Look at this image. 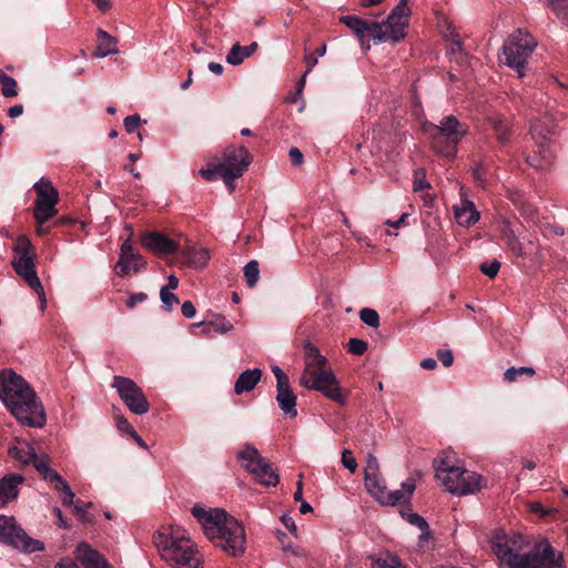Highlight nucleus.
<instances>
[{
  "mask_svg": "<svg viewBox=\"0 0 568 568\" xmlns=\"http://www.w3.org/2000/svg\"><path fill=\"white\" fill-rule=\"evenodd\" d=\"M489 123L496 134V139L500 144H506L509 141L510 122L499 115H493L489 118Z\"/></svg>",
  "mask_w": 568,
  "mask_h": 568,
  "instance_id": "30",
  "label": "nucleus"
},
{
  "mask_svg": "<svg viewBox=\"0 0 568 568\" xmlns=\"http://www.w3.org/2000/svg\"><path fill=\"white\" fill-rule=\"evenodd\" d=\"M248 58V47L234 44L226 55V62L231 65H240Z\"/></svg>",
  "mask_w": 568,
  "mask_h": 568,
  "instance_id": "32",
  "label": "nucleus"
},
{
  "mask_svg": "<svg viewBox=\"0 0 568 568\" xmlns=\"http://www.w3.org/2000/svg\"><path fill=\"white\" fill-rule=\"evenodd\" d=\"M300 384L307 389L321 392L339 405L346 403L327 358L321 354L317 346L310 342L304 345V369L300 377Z\"/></svg>",
  "mask_w": 568,
  "mask_h": 568,
  "instance_id": "4",
  "label": "nucleus"
},
{
  "mask_svg": "<svg viewBox=\"0 0 568 568\" xmlns=\"http://www.w3.org/2000/svg\"><path fill=\"white\" fill-rule=\"evenodd\" d=\"M145 267L146 261L140 253L134 251L130 239L124 241L120 247L119 260L115 264L116 274L123 277L128 275L130 271L138 273Z\"/></svg>",
  "mask_w": 568,
  "mask_h": 568,
  "instance_id": "16",
  "label": "nucleus"
},
{
  "mask_svg": "<svg viewBox=\"0 0 568 568\" xmlns=\"http://www.w3.org/2000/svg\"><path fill=\"white\" fill-rule=\"evenodd\" d=\"M251 476L264 487H275L280 481V475L272 464L253 446H251Z\"/></svg>",
  "mask_w": 568,
  "mask_h": 568,
  "instance_id": "15",
  "label": "nucleus"
},
{
  "mask_svg": "<svg viewBox=\"0 0 568 568\" xmlns=\"http://www.w3.org/2000/svg\"><path fill=\"white\" fill-rule=\"evenodd\" d=\"M141 124V119L138 114L128 115L124 119V128L129 133L134 132Z\"/></svg>",
  "mask_w": 568,
  "mask_h": 568,
  "instance_id": "49",
  "label": "nucleus"
},
{
  "mask_svg": "<svg viewBox=\"0 0 568 568\" xmlns=\"http://www.w3.org/2000/svg\"><path fill=\"white\" fill-rule=\"evenodd\" d=\"M535 375V369L530 366H520V367H509L504 373L505 381L513 383L516 382L519 377H532Z\"/></svg>",
  "mask_w": 568,
  "mask_h": 568,
  "instance_id": "33",
  "label": "nucleus"
},
{
  "mask_svg": "<svg viewBox=\"0 0 568 568\" xmlns=\"http://www.w3.org/2000/svg\"><path fill=\"white\" fill-rule=\"evenodd\" d=\"M341 22L354 31L362 45L369 40L372 22L356 16H343Z\"/></svg>",
  "mask_w": 568,
  "mask_h": 568,
  "instance_id": "26",
  "label": "nucleus"
},
{
  "mask_svg": "<svg viewBox=\"0 0 568 568\" xmlns=\"http://www.w3.org/2000/svg\"><path fill=\"white\" fill-rule=\"evenodd\" d=\"M402 517L408 524H410L419 529L428 528V524H427L426 519L416 513H402Z\"/></svg>",
  "mask_w": 568,
  "mask_h": 568,
  "instance_id": "38",
  "label": "nucleus"
},
{
  "mask_svg": "<svg viewBox=\"0 0 568 568\" xmlns=\"http://www.w3.org/2000/svg\"><path fill=\"white\" fill-rule=\"evenodd\" d=\"M206 326L219 333H226L231 329L232 325L223 317H217L214 321L205 323Z\"/></svg>",
  "mask_w": 568,
  "mask_h": 568,
  "instance_id": "41",
  "label": "nucleus"
},
{
  "mask_svg": "<svg viewBox=\"0 0 568 568\" xmlns=\"http://www.w3.org/2000/svg\"><path fill=\"white\" fill-rule=\"evenodd\" d=\"M148 298V295L145 293H136V294H132L129 300L126 301V305L128 307L132 308L134 307L138 303H142L144 302L145 300Z\"/></svg>",
  "mask_w": 568,
  "mask_h": 568,
  "instance_id": "57",
  "label": "nucleus"
},
{
  "mask_svg": "<svg viewBox=\"0 0 568 568\" xmlns=\"http://www.w3.org/2000/svg\"><path fill=\"white\" fill-rule=\"evenodd\" d=\"M160 298L163 303V307L165 311L171 312L173 306L179 303V298L175 294L168 291V287H162L160 290Z\"/></svg>",
  "mask_w": 568,
  "mask_h": 568,
  "instance_id": "37",
  "label": "nucleus"
},
{
  "mask_svg": "<svg viewBox=\"0 0 568 568\" xmlns=\"http://www.w3.org/2000/svg\"><path fill=\"white\" fill-rule=\"evenodd\" d=\"M372 568H407L402 559L389 550L381 551L368 557Z\"/></svg>",
  "mask_w": 568,
  "mask_h": 568,
  "instance_id": "28",
  "label": "nucleus"
},
{
  "mask_svg": "<svg viewBox=\"0 0 568 568\" xmlns=\"http://www.w3.org/2000/svg\"><path fill=\"white\" fill-rule=\"evenodd\" d=\"M9 456L23 466H33L43 478L47 477L52 468L49 467V457L47 455H38L34 447L22 439L14 438L8 449Z\"/></svg>",
  "mask_w": 568,
  "mask_h": 568,
  "instance_id": "13",
  "label": "nucleus"
},
{
  "mask_svg": "<svg viewBox=\"0 0 568 568\" xmlns=\"http://www.w3.org/2000/svg\"><path fill=\"white\" fill-rule=\"evenodd\" d=\"M234 392L237 395L244 392H248V369H245L241 373L239 379L235 383Z\"/></svg>",
  "mask_w": 568,
  "mask_h": 568,
  "instance_id": "44",
  "label": "nucleus"
},
{
  "mask_svg": "<svg viewBox=\"0 0 568 568\" xmlns=\"http://www.w3.org/2000/svg\"><path fill=\"white\" fill-rule=\"evenodd\" d=\"M75 560L84 568H110L108 560L87 542L77 546Z\"/></svg>",
  "mask_w": 568,
  "mask_h": 568,
  "instance_id": "18",
  "label": "nucleus"
},
{
  "mask_svg": "<svg viewBox=\"0 0 568 568\" xmlns=\"http://www.w3.org/2000/svg\"><path fill=\"white\" fill-rule=\"evenodd\" d=\"M413 187L414 191H422L429 187V183L426 181L424 173H422V176L416 173Z\"/></svg>",
  "mask_w": 568,
  "mask_h": 568,
  "instance_id": "54",
  "label": "nucleus"
},
{
  "mask_svg": "<svg viewBox=\"0 0 568 568\" xmlns=\"http://www.w3.org/2000/svg\"><path fill=\"white\" fill-rule=\"evenodd\" d=\"M367 342L359 338H351L348 341V352L353 355H363L367 351Z\"/></svg>",
  "mask_w": 568,
  "mask_h": 568,
  "instance_id": "39",
  "label": "nucleus"
},
{
  "mask_svg": "<svg viewBox=\"0 0 568 568\" xmlns=\"http://www.w3.org/2000/svg\"><path fill=\"white\" fill-rule=\"evenodd\" d=\"M554 11L557 18L566 26H568V0L557 1L554 4Z\"/></svg>",
  "mask_w": 568,
  "mask_h": 568,
  "instance_id": "40",
  "label": "nucleus"
},
{
  "mask_svg": "<svg viewBox=\"0 0 568 568\" xmlns=\"http://www.w3.org/2000/svg\"><path fill=\"white\" fill-rule=\"evenodd\" d=\"M290 158L293 164L300 165L303 162V153L297 148L290 150Z\"/></svg>",
  "mask_w": 568,
  "mask_h": 568,
  "instance_id": "61",
  "label": "nucleus"
},
{
  "mask_svg": "<svg viewBox=\"0 0 568 568\" xmlns=\"http://www.w3.org/2000/svg\"><path fill=\"white\" fill-rule=\"evenodd\" d=\"M485 174H486V169L483 164L476 165L473 170L474 180L483 186L485 185V181H486Z\"/></svg>",
  "mask_w": 568,
  "mask_h": 568,
  "instance_id": "52",
  "label": "nucleus"
},
{
  "mask_svg": "<svg viewBox=\"0 0 568 568\" xmlns=\"http://www.w3.org/2000/svg\"><path fill=\"white\" fill-rule=\"evenodd\" d=\"M271 369L276 379V387L290 384V379H288L287 375L284 373V371L280 366L273 365L271 367Z\"/></svg>",
  "mask_w": 568,
  "mask_h": 568,
  "instance_id": "48",
  "label": "nucleus"
},
{
  "mask_svg": "<svg viewBox=\"0 0 568 568\" xmlns=\"http://www.w3.org/2000/svg\"><path fill=\"white\" fill-rule=\"evenodd\" d=\"M405 21H394L389 18L383 22L372 21L369 40L377 43L387 41L397 42L405 37Z\"/></svg>",
  "mask_w": 568,
  "mask_h": 568,
  "instance_id": "17",
  "label": "nucleus"
},
{
  "mask_svg": "<svg viewBox=\"0 0 568 568\" xmlns=\"http://www.w3.org/2000/svg\"><path fill=\"white\" fill-rule=\"evenodd\" d=\"M420 367L424 368V369H428V371H432V369H435L437 367V362L436 359L432 358V357H427V358H424L422 362H420Z\"/></svg>",
  "mask_w": 568,
  "mask_h": 568,
  "instance_id": "64",
  "label": "nucleus"
},
{
  "mask_svg": "<svg viewBox=\"0 0 568 568\" xmlns=\"http://www.w3.org/2000/svg\"><path fill=\"white\" fill-rule=\"evenodd\" d=\"M0 542L27 554L44 550V544L41 540L28 536L27 532L17 525L13 517L4 515H0Z\"/></svg>",
  "mask_w": 568,
  "mask_h": 568,
  "instance_id": "10",
  "label": "nucleus"
},
{
  "mask_svg": "<svg viewBox=\"0 0 568 568\" xmlns=\"http://www.w3.org/2000/svg\"><path fill=\"white\" fill-rule=\"evenodd\" d=\"M112 387L116 389L120 398L130 412L143 415L149 412L150 404L142 388L131 378L115 375Z\"/></svg>",
  "mask_w": 568,
  "mask_h": 568,
  "instance_id": "12",
  "label": "nucleus"
},
{
  "mask_svg": "<svg viewBox=\"0 0 568 568\" xmlns=\"http://www.w3.org/2000/svg\"><path fill=\"white\" fill-rule=\"evenodd\" d=\"M24 481V477L20 474H9L0 479V500L8 504L17 499L19 495V486Z\"/></svg>",
  "mask_w": 568,
  "mask_h": 568,
  "instance_id": "23",
  "label": "nucleus"
},
{
  "mask_svg": "<svg viewBox=\"0 0 568 568\" xmlns=\"http://www.w3.org/2000/svg\"><path fill=\"white\" fill-rule=\"evenodd\" d=\"M155 544L162 558L175 568H201L202 559L195 545L179 531L170 535L159 534Z\"/></svg>",
  "mask_w": 568,
  "mask_h": 568,
  "instance_id": "7",
  "label": "nucleus"
},
{
  "mask_svg": "<svg viewBox=\"0 0 568 568\" xmlns=\"http://www.w3.org/2000/svg\"><path fill=\"white\" fill-rule=\"evenodd\" d=\"M364 481H365V487H366L367 491L377 501H379V499L382 498V496L384 495V493L387 489L381 474L377 473V474L365 475Z\"/></svg>",
  "mask_w": 568,
  "mask_h": 568,
  "instance_id": "31",
  "label": "nucleus"
},
{
  "mask_svg": "<svg viewBox=\"0 0 568 568\" xmlns=\"http://www.w3.org/2000/svg\"><path fill=\"white\" fill-rule=\"evenodd\" d=\"M142 244L156 254H172L176 252L178 244L159 232L145 233Z\"/></svg>",
  "mask_w": 568,
  "mask_h": 568,
  "instance_id": "19",
  "label": "nucleus"
},
{
  "mask_svg": "<svg viewBox=\"0 0 568 568\" xmlns=\"http://www.w3.org/2000/svg\"><path fill=\"white\" fill-rule=\"evenodd\" d=\"M97 42L98 44L93 52V57L95 58L101 59L119 52L116 38L102 29H99L97 32Z\"/></svg>",
  "mask_w": 568,
  "mask_h": 568,
  "instance_id": "25",
  "label": "nucleus"
},
{
  "mask_svg": "<svg viewBox=\"0 0 568 568\" xmlns=\"http://www.w3.org/2000/svg\"><path fill=\"white\" fill-rule=\"evenodd\" d=\"M248 164V152L244 145L225 149L221 158L207 162L206 168L200 170V174L206 181L222 180L232 192L235 189V180L241 178Z\"/></svg>",
  "mask_w": 568,
  "mask_h": 568,
  "instance_id": "6",
  "label": "nucleus"
},
{
  "mask_svg": "<svg viewBox=\"0 0 568 568\" xmlns=\"http://www.w3.org/2000/svg\"><path fill=\"white\" fill-rule=\"evenodd\" d=\"M361 321L372 328H377L379 326V315L373 310L365 307L359 312Z\"/></svg>",
  "mask_w": 568,
  "mask_h": 568,
  "instance_id": "36",
  "label": "nucleus"
},
{
  "mask_svg": "<svg viewBox=\"0 0 568 568\" xmlns=\"http://www.w3.org/2000/svg\"><path fill=\"white\" fill-rule=\"evenodd\" d=\"M554 121L549 116H544L532 122L530 128L531 139L538 145H545L554 133Z\"/></svg>",
  "mask_w": 568,
  "mask_h": 568,
  "instance_id": "24",
  "label": "nucleus"
},
{
  "mask_svg": "<svg viewBox=\"0 0 568 568\" xmlns=\"http://www.w3.org/2000/svg\"><path fill=\"white\" fill-rule=\"evenodd\" d=\"M260 278V268L256 260H251V286H253Z\"/></svg>",
  "mask_w": 568,
  "mask_h": 568,
  "instance_id": "59",
  "label": "nucleus"
},
{
  "mask_svg": "<svg viewBox=\"0 0 568 568\" xmlns=\"http://www.w3.org/2000/svg\"><path fill=\"white\" fill-rule=\"evenodd\" d=\"M191 514L211 541L234 557L244 554L245 529L234 517L221 508H204L199 505L192 507Z\"/></svg>",
  "mask_w": 568,
  "mask_h": 568,
  "instance_id": "2",
  "label": "nucleus"
},
{
  "mask_svg": "<svg viewBox=\"0 0 568 568\" xmlns=\"http://www.w3.org/2000/svg\"><path fill=\"white\" fill-rule=\"evenodd\" d=\"M181 312H182L183 316H185L186 318L194 317L195 313H196L195 307L191 301H185L182 304Z\"/></svg>",
  "mask_w": 568,
  "mask_h": 568,
  "instance_id": "56",
  "label": "nucleus"
},
{
  "mask_svg": "<svg viewBox=\"0 0 568 568\" xmlns=\"http://www.w3.org/2000/svg\"><path fill=\"white\" fill-rule=\"evenodd\" d=\"M342 464L343 466L348 469L351 473H355L357 469V463L355 458L351 456V452L347 449L343 450L342 454Z\"/></svg>",
  "mask_w": 568,
  "mask_h": 568,
  "instance_id": "47",
  "label": "nucleus"
},
{
  "mask_svg": "<svg viewBox=\"0 0 568 568\" xmlns=\"http://www.w3.org/2000/svg\"><path fill=\"white\" fill-rule=\"evenodd\" d=\"M237 459L242 463L244 469H248V446L246 445L242 450L237 453Z\"/></svg>",
  "mask_w": 568,
  "mask_h": 568,
  "instance_id": "62",
  "label": "nucleus"
},
{
  "mask_svg": "<svg viewBox=\"0 0 568 568\" xmlns=\"http://www.w3.org/2000/svg\"><path fill=\"white\" fill-rule=\"evenodd\" d=\"M434 469L436 479L453 495L466 496L481 488L483 477L476 471L456 465L449 456L436 458Z\"/></svg>",
  "mask_w": 568,
  "mask_h": 568,
  "instance_id": "5",
  "label": "nucleus"
},
{
  "mask_svg": "<svg viewBox=\"0 0 568 568\" xmlns=\"http://www.w3.org/2000/svg\"><path fill=\"white\" fill-rule=\"evenodd\" d=\"M409 16V8L397 4L392 13L389 14V19L394 21H405L407 23V18Z\"/></svg>",
  "mask_w": 568,
  "mask_h": 568,
  "instance_id": "43",
  "label": "nucleus"
},
{
  "mask_svg": "<svg viewBox=\"0 0 568 568\" xmlns=\"http://www.w3.org/2000/svg\"><path fill=\"white\" fill-rule=\"evenodd\" d=\"M29 287L32 288L37 293V295L40 300L41 311L44 312L45 306H47V300H45L44 288L40 282V278L39 280L33 278V283H30Z\"/></svg>",
  "mask_w": 568,
  "mask_h": 568,
  "instance_id": "42",
  "label": "nucleus"
},
{
  "mask_svg": "<svg viewBox=\"0 0 568 568\" xmlns=\"http://www.w3.org/2000/svg\"><path fill=\"white\" fill-rule=\"evenodd\" d=\"M33 189L37 193L33 216L37 223H45L58 213L55 209L59 202L58 190L52 185L51 181L45 178H41L33 185Z\"/></svg>",
  "mask_w": 568,
  "mask_h": 568,
  "instance_id": "11",
  "label": "nucleus"
},
{
  "mask_svg": "<svg viewBox=\"0 0 568 568\" xmlns=\"http://www.w3.org/2000/svg\"><path fill=\"white\" fill-rule=\"evenodd\" d=\"M55 568H80L77 560L70 558H62L55 564Z\"/></svg>",
  "mask_w": 568,
  "mask_h": 568,
  "instance_id": "60",
  "label": "nucleus"
},
{
  "mask_svg": "<svg viewBox=\"0 0 568 568\" xmlns=\"http://www.w3.org/2000/svg\"><path fill=\"white\" fill-rule=\"evenodd\" d=\"M436 355L445 367H450L453 365L454 355L450 349H438Z\"/></svg>",
  "mask_w": 568,
  "mask_h": 568,
  "instance_id": "50",
  "label": "nucleus"
},
{
  "mask_svg": "<svg viewBox=\"0 0 568 568\" xmlns=\"http://www.w3.org/2000/svg\"><path fill=\"white\" fill-rule=\"evenodd\" d=\"M92 506L91 503H84L82 500H77L73 507L75 515L82 523L91 524L94 520V516L88 511V508Z\"/></svg>",
  "mask_w": 568,
  "mask_h": 568,
  "instance_id": "35",
  "label": "nucleus"
},
{
  "mask_svg": "<svg viewBox=\"0 0 568 568\" xmlns=\"http://www.w3.org/2000/svg\"><path fill=\"white\" fill-rule=\"evenodd\" d=\"M281 520L287 530H290L293 534L296 532L297 528H296L295 521L290 515H283Z\"/></svg>",
  "mask_w": 568,
  "mask_h": 568,
  "instance_id": "63",
  "label": "nucleus"
},
{
  "mask_svg": "<svg viewBox=\"0 0 568 568\" xmlns=\"http://www.w3.org/2000/svg\"><path fill=\"white\" fill-rule=\"evenodd\" d=\"M426 133L433 139V148L443 156L454 158L460 140L467 134V126L456 116L447 115L437 125L424 126Z\"/></svg>",
  "mask_w": 568,
  "mask_h": 568,
  "instance_id": "8",
  "label": "nucleus"
},
{
  "mask_svg": "<svg viewBox=\"0 0 568 568\" xmlns=\"http://www.w3.org/2000/svg\"><path fill=\"white\" fill-rule=\"evenodd\" d=\"M116 426L121 432L130 434L133 429L129 420L123 416L116 417Z\"/></svg>",
  "mask_w": 568,
  "mask_h": 568,
  "instance_id": "58",
  "label": "nucleus"
},
{
  "mask_svg": "<svg viewBox=\"0 0 568 568\" xmlns=\"http://www.w3.org/2000/svg\"><path fill=\"white\" fill-rule=\"evenodd\" d=\"M536 47V40L528 32L517 29L505 41L499 59L505 65L516 70L519 78H523L526 74L528 59Z\"/></svg>",
  "mask_w": 568,
  "mask_h": 568,
  "instance_id": "9",
  "label": "nucleus"
},
{
  "mask_svg": "<svg viewBox=\"0 0 568 568\" xmlns=\"http://www.w3.org/2000/svg\"><path fill=\"white\" fill-rule=\"evenodd\" d=\"M181 258L189 266L202 268L209 262V252L205 248H187L181 252Z\"/></svg>",
  "mask_w": 568,
  "mask_h": 568,
  "instance_id": "29",
  "label": "nucleus"
},
{
  "mask_svg": "<svg viewBox=\"0 0 568 568\" xmlns=\"http://www.w3.org/2000/svg\"><path fill=\"white\" fill-rule=\"evenodd\" d=\"M499 268H500V263L497 260H493L489 264L481 263V265H480V271L490 278H493L497 275Z\"/></svg>",
  "mask_w": 568,
  "mask_h": 568,
  "instance_id": "46",
  "label": "nucleus"
},
{
  "mask_svg": "<svg viewBox=\"0 0 568 568\" xmlns=\"http://www.w3.org/2000/svg\"><path fill=\"white\" fill-rule=\"evenodd\" d=\"M527 546V539L518 532H497L491 540L493 552L507 568H566L562 554L548 540H540L523 552Z\"/></svg>",
  "mask_w": 568,
  "mask_h": 568,
  "instance_id": "1",
  "label": "nucleus"
},
{
  "mask_svg": "<svg viewBox=\"0 0 568 568\" xmlns=\"http://www.w3.org/2000/svg\"><path fill=\"white\" fill-rule=\"evenodd\" d=\"M377 473H379L378 462L375 456L369 455L365 467V475Z\"/></svg>",
  "mask_w": 568,
  "mask_h": 568,
  "instance_id": "53",
  "label": "nucleus"
},
{
  "mask_svg": "<svg viewBox=\"0 0 568 568\" xmlns=\"http://www.w3.org/2000/svg\"><path fill=\"white\" fill-rule=\"evenodd\" d=\"M0 398L22 425L42 427L45 424L47 418L42 404L38 400L34 390L20 375L13 372L1 373Z\"/></svg>",
  "mask_w": 568,
  "mask_h": 568,
  "instance_id": "3",
  "label": "nucleus"
},
{
  "mask_svg": "<svg viewBox=\"0 0 568 568\" xmlns=\"http://www.w3.org/2000/svg\"><path fill=\"white\" fill-rule=\"evenodd\" d=\"M0 84L2 85L1 92L6 98H13L18 95V83L12 78L0 70Z\"/></svg>",
  "mask_w": 568,
  "mask_h": 568,
  "instance_id": "34",
  "label": "nucleus"
},
{
  "mask_svg": "<svg viewBox=\"0 0 568 568\" xmlns=\"http://www.w3.org/2000/svg\"><path fill=\"white\" fill-rule=\"evenodd\" d=\"M506 245L508 246V248L516 255L518 256H524L525 255V252H524V248H523V245L520 243V241L515 237V239H510L509 242L506 243Z\"/></svg>",
  "mask_w": 568,
  "mask_h": 568,
  "instance_id": "51",
  "label": "nucleus"
},
{
  "mask_svg": "<svg viewBox=\"0 0 568 568\" xmlns=\"http://www.w3.org/2000/svg\"><path fill=\"white\" fill-rule=\"evenodd\" d=\"M455 219L462 226H469L479 220V212L474 203L465 197L464 187L460 186V203L454 206Z\"/></svg>",
  "mask_w": 568,
  "mask_h": 568,
  "instance_id": "20",
  "label": "nucleus"
},
{
  "mask_svg": "<svg viewBox=\"0 0 568 568\" xmlns=\"http://www.w3.org/2000/svg\"><path fill=\"white\" fill-rule=\"evenodd\" d=\"M499 229H500L501 237H503V240H504L506 243H507V242H509V240H510L511 237H513V239L517 237V236H516V233H515L514 229L511 227L510 222H509L508 220L503 219V220L500 221V226H499Z\"/></svg>",
  "mask_w": 568,
  "mask_h": 568,
  "instance_id": "45",
  "label": "nucleus"
},
{
  "mask_svg": "<svg viewBox=\"0 0 568 568\" xmlns=\"http://www.w3.org/2000/svg\"><path fill=\"white\" fill-rule=\"evenodd\" d=\"M32 244L28 237L21 235L14 246L16 256L11 262V265L16 273L21 276L29 285L33 283V278L39 280L33 257L30 255Z\"/></svg>",
  "mask_w": 568,
  "mask_h": 568,
  "instance_id": "14",
  "label": "nucleus"
},
{
  "mask_svg": "<svg viewBox=\"0 0 568 568\" xmlns=\"http://www.w3.org/2000/svg\"><path fill=\"white\" fill-rule=\"evenodd\" d=\"M276 403L282 413L288 418L297 416V398L292 390L291 384L276 387Z\"/></svg>",
  "mask_w": 568,
  "mask_h": 568,
  "instance_id": "21",
  "label": "nucleus"
},
{
  "mask_svg": "<svg viewBox=\"0 0 568 568\" xmlns=\"http://www.w3.org/2000/svg\"><path fill=\"white\" fill-rule=\"evenodd\" d=\"M409 214L408 213H403L399 219L395 220V221H392V220H386L385 221V224L387 226H390V227H394V229H399L400 226L403 225H406L407 224V219H408Z\"/></svg>",
  "mask_w": 568,
  "mask_h": 568,
  "instance_id": "55",
  "label": "nucleus"
},
{
  "mask_svg": "<svg viewBox=\"0 0 568 568\" xmlns=\"http://www.w3.org/2000/svg\"><path fill=\"white\" fill-rule=\"evenodd\" d=\"M414 490L415 481L413 479H407L402 483V487L399 489H386L378 503L384 506H395L402 504L410 498Z\"/></svg>",
  "mask_w": 568,
  "mask_h": 568,
  "instance_id": "22",
  "label": "nucleus"
},
{
  "mask_svg": "<svg viewBox=\"0 0 568 568\" xmlns=\"http://www.w3.org/2000/svg\"><path fill=\"white\" fill-rule=\"evenodd\" d=\"M45 480H49L52 484H55L54 488L62 495V504L64 506H73L74 507V498L75 495L71 490L69 484L61 477L59 473H57L54 469L50 470Z\"/></svg>",
  "mask_w": 568,
  "mask_h": 568,
  "instance_id": "27",
  "label": "nucleus"
}]
</instances>
